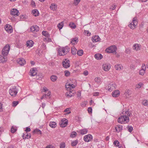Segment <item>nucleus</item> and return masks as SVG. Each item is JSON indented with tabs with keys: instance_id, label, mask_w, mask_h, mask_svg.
Here are the masks:
<instances>
[{
	"instance_id": "obj_1",
	"label": "nucleus",
	"mask_w": 148,
	"mask_h": 148,
	"mask_svg": "<svg viewBox=\"0 0 148 148\" xmlns=\"http://www.w3.org/2000/svg\"><path fill=\"white\" fill-rule=\"evenodd\" d=\"M10 46L9 44H7L2 49V54L3 56L0 55V62L3 63L8 60L6 56L8 55L10 49Z\"/></svg>"
},
{
	"instance_id": "obj_2",
	"label": "nucleus",
	"mask_w": 148,
	"mask_h": 148,
	"mask_svg": "<svg viewBox=\"0 0 148 148\" xmlns=\"http://www.w3.org/2000/svg\"><path fill=\"white\" fill-rule=\"evenodd\" d=\"M123 115H121L118 119V122L121 124L125 123L129 121V116H131V114L130 112L127 111H123L122 112Z\"/></svg>"
},
{
	"instance_id": "obj_3",
	"label": "nucleus",
	"mask_w": 148,
	"mask_h": 148,
	"mask_svg": "<svg viewBox=\"0 0 148 148\" xmlns=\"http://www.w3.org/2000/svg\"><path fill=\"white\" fill-rule=\"evenodd\" d=\"M70 48L68 46L60 47L58 50V54L60 56H64L67 54L69 51Z\"/></svg>"
},
{
	"instance_id": "obj_4",
	"label": "nucleus",
	"mask_w": 148,
	"mask_h": 148,
	"mask_svg": "<svg viewBox=\"0 0 148 148\" xmlns=\"http://www.w3.org/2000/svg\"><path fill=\"white\" fill-rule=\"evenodd\" d=\"M138 21L136 17L134 18L132 21L128 25L129 27L131 29H134L136 28V26L137 25Z\"/></svg>"
},
{
	"instance_id": "obj_5",
	"label": "nucleus",
	"mask_w": 148,
	"mask_h": 148,
	"mask_svg": "<svg viewBox=\"0 0 148 148\" xmlns=\"http://www.w3.org/2000/svg\"><path fill=\"white\" fill-rule=\"evenodd\" d=\"M117 48L115 45L111 46L106 48L105 50V51L108 53H116V51Z\"/></svg>"
},
{
	"instance_id": "obj_6",
	"label": "nucleus",
	"mask_w": 148,
	"mask_h": 148,
	"mask_svg": "<svg viewBox=\"0 0 148 148\" xmlns=\"http://www.w3.org/2000/svg\"><path fill=\"white\" fill-rule=\"evenodd\" d=\"M76 84L75 83L73 84L71 83V81H69L65 85V87L67 89L71 90L74 88L76 86Z\"/></svg>"
},
{
	"instance_id": "obj_7",
	"label": "nucleus",
	"mask_w": 148,
	"mask_h": 148,
	"mask_svg": "<svg viewBox=\"0 0 148 148\" xmlns=\"http://www.w3.org/2000/svg\"><path fill=\"white\" fill-rule=\"evenodd\" d=\"M9 92L11 96H15L16 95L18 92V90L15 86H14L11 87L9 89Z\"/></svg>"
},
{
	"instance_id": "obj_8",
	"label": "nucleus",
	"mask_w": 148,
	"mask_h": 148,
	"mask_svg": "<svg viewBox=\"0 0 148 148\" xmlns=\"http://www.w3.org/2000/svg\"><path fill=\"white\" fill-rule=\"evenodd\" d=\"M116 88V85L114 83H111L109 84L107 88V89L109 91H111L112 90L115 89Z\"/></svg>"
},
{
	"instance_id": "obj_9",
	"label": "nucleus",
	"mask_w": 148,
	"mask_h": 148,
	"mask_svg": "<svg viewBox=\"0 0 148 148\" xmlns=\"http://www.w3.org/2000/svg\"><path fill=\"white\" fill-rule=\"evenodd\" d=\"M68 123V120L66 119L63 118L62 120L60 122V124L61 127H64L67 125Z\"/></svg>"
},
{
	"instance_id": "obj_10",
	"label": "nucleus",
	"mask_w": 148,
	"mask_h": 148,
	"mask_svg": "<svg viewBox=\"0 0 148 148\" xmlns=\"http://www.w3.org/2000/svg\"><path fill=\"white\" fill-rule=\"evenodd\" d=\"M146 69V66L145 64H142L141 69L139 71V74L142 76H143L145 73Z\"/></svg>"
},
{
	"instance_id": "obj_11",
	"label": "nucleus",
	"mask_w": 148,
	"mask_h": 148,
	"mask_svg": "<svg viewBox=\"0 0 148 148\" xmlns=\"http://www.w3.org/2000/svg\"><path fill=\"white\" fill-rule=\"evenodd\" d=\"M62 64L64 68H68L70 66V61L69 60L65 59L62 62Z\"/></svg>"
},
{
	"instance_id": "obj_12",
	"label": "nucleus",
	"mask_w": 148,
	"mask_h": 148,
	"mask_svg": "<svg viewBox=\"0 0 148 148\" xmlns=\"http://www.w3.org/2000/svg\"><path fill=\"white\" fill-rule=\"evenodd\" d=\"M10 13L11 15L14 16H18L19 14L18 11L15 8L11 9Z\"/></svg>"
},
{
	"instance_id": "obj_13",
	"label": "nucleus",
	"mask_w": 148,
	"mask_h": 148,
	"mask_svg": "<svg viewBox=\"0 0 148 148\" xmlns=\"http://www.w3.org/2000/svg\"><path fill=\"white\" fill-rule=\"evenodd\" d=\"M5 30L8 33H11L13 32L12 27L10 24H7L5 25Z\"/></svg>"
},
{
	"instance_id": "obj_14",
	"label": "nucleus",
	"mask_w": 148,
	"mask_h": 148,
	"mask_svg": "<svg viewBox=\"0 0 148 148\" xmlns=\"http://www.w3.org/2000/svg\"><path fill=\"white\" fill-rule=\"evenodd\" d=\"M92 139V136L90 134H88L85 136L84 138V140L86 142H88L91 141Z\"/></svg>"
},
{
	"instance_id": "obj_15",
	"label": "nucleus",
	"mask_w": 148,
	"mask_h": 148,
	"mask_svg": "<svg viewBox=\"0 0 148 148\" xmlns=\"http://www.w3.org/2000/svg\"><path fill=\"white\" fill-rule=\"evenodd\" d=\"M102 67L104 71H107L110 69L111 66L110 64H105L102 65Z\"/></svg>"
},
{
	"instance_id": "obj_16",
	"label": "nucleus",
	"mask_w": 148,
	"mask_h": 148,
	"mask_svg": "<svg viewBox=\"0 0 148 148\" xmlns=\"http://www.w3.org/2000/svg\"><path fill=\"white\" fill-rule=\"evenodd\" d=\"M17 63L21 66H22L25 64L26 63V61L23 58H20L18 59L17 60Z\"/></svg>"
},
{
	"instance_id": "obj_17",
	"label": "nucleus",
	"mask_w": 148,
	"mask_h": 148,
	"mask_svg": "<svg viewBox=\"0 0 148 148\" xmlns=\"http://www.w3.org/2000/svg\"><path fill=\"white\" fill-rule=\"evenodd\" d=\"M30 29L31 31L34 33H35L39 30V28L37 26L34 25L31 27Z\"/></svg>"
},
{
	"instance_id": "obj_18",
	"label": "nucleus",
	"mask_w": 148,
	"mask_h": 148,
	"mask_svg": "<svg viewBox=\"0 0 148 148\" xmlns=\"http://www.w3.org/2000/svg\"><path fill=\"white\" fill-rule=\"evenodd\" d=\"M141 45L138 44H135L133 46V49L136 51H139L140 49Z\"/></svg>"
},
{
	"instance_id": "obj_19",
	"label": "nucleus",
	"mask_w": 148,
	"mask_h": 148,
	"mask_svg": "<svg viewBox=\"0 0 148 148\" xmlns=\"http://www.w3.org/2000/svg\"><path fill=\"white\" fill-rule=\"evenodd\" d=\"M114 68L116 70L120 71L123 69V67L121 64H117L115 65Z\"/></svg>"
},
{
	"instance_id": "obj_20",
	"label": "nucleus",
	"mask_w": 148,
	"mask_h": 148,
	"mask_svg": "<svg viewBox=\"0 0 148 148\" xmlns=\"http://www.w3.org/2000/svg\"><path fill=\"white\" fill-rule=\"evenodd\" d=\"M120 94V92L118 90H116L114 91L112 93V96L115 97H118Z\"/></svg>"
},
{
	"instance_id": "obj_21",
	"label": "nucleus",
	"mask_w": 148,
	"mask_h": 148,
	"mask_svg": "<svg viewBox=\"0 0 148 148\" xmlns=\"http://www.w3.org/2000/svg\"><path fill=\"white\" fill-rule=\"evenodd\" d=\"M30 75L32 76L36 75L37 73V71L36 68H33L30 70Z\"/></svg>"
},
{
	"instance_id": "obj_22",
	"label": "nucleus",
	"mask_w": 148,
	"mask_h": 148,
	"mask_svg": "<svg viewBox=\"0 0 148 148\" xmlns=\"http://www.w3.org/2000/svg\"><path fill=\"white\" fill-rule=\"evenodd\" d=\"M67 91L66 92V96L71 97L74 95V92L73 91H71V90L67 89Z\"/></svg>"
},
{
	"instance_id": "obj_23",
	"label": "nucleus",
	"mask_w": 148,
	"mask_h": 148,
	"mask_svg": "<svg viewBox=\"0 0 148 148\" xmlns=\"http://www.w3.org/2000/svg\"><path fill=\"white\" fill-rule=\"evenodd\" d=\"M100 38L98 36L95 35L92 36V40L93 42H97L99 41Z\"/></svg>"
},
{
	"instance_id": "obj_24",
	"label": "nucleus",
	"mask_w": 148,
	"mask_h": 148,
	"mask_svg": "<svg viewBox=\"0 0 148 148\" xmlns=\"http://www.w3.org/2000/svg\"><path fill=\"white\" fill-rule=\"evenodd\" d=\"M95 82L98 85L100 84L102 82V79L100 77H97L94 79Z\"/></svg>"
},
{
	"instance_id": "obj_25",
	"label": "nucleus",
	"mask_w": 148,
	"mask_h": 148,
	"mask_svg": "<svg viewBox=\"0 0 148 148\" xmlns=\"http://www.w3.org/2000/svg\"><path fill=\"white\" fill-rule=\"evenodd\" d=\"M115 129L116 132H119L123 130V127L121 125H119L116 126L115 127Z\"/></svg>"
},
{
	"instance_id": "obj_26",
	"label": "nucleus",
	"mask_w": 148,
	"mask_h": 148,
	"mask_svg": "<svg viewBox=\"0 0 148 148\" xmlns=\"http://www.w3.org/2000/svg\"><path fill=\"white\" fill-rule=\"evenodd\" d=\"M57 8V5L54 3L51 4L50 6V9L53 11L56 10Z\"/></svg>"
},
{
	"instance_id": "obj_27",
	"label": "nucleus",
	"mask_w": 148,
	"mask_h": 148,
	"mask_svg": "<svg viewBox=\"0 0 148 148\" xmlns=\"http://www.w3.org/2000/svg\"><path fill=\"white\" fill-rule=\"evenodd\" d=\"M32 13L34 16H37L39 15V12L37 9H35L32 10Z\"/></svg>"
},
{
	"instance_id": "obj_28",
	"label": "nucleus",
	"mask_w": 148,
	"mask_h": 148,
	"mask_svg": "<svg viewBox=\"0 0 148 148\" xmlns=\"http://www.w3.org/2000/svg\"><path fill=\"white\" fill-rule=\"evenodd\" d=\"M78 41V39L76 37L71 39V43L73 45H75L77 43Z\"/></svg>"
},
{
	"instance_id": "obj_29",
	"label": "nucleus",
	"mask_w": 148,
	"mask_h": 148,
	"mask_svg": "<svg viewBox=\"0 0 148 148\" xmlns=\"http://www.w3.org/2000/svg\"><path fill=\"white\" fill-rule=\"evenodd\" d=\"M94 57L97 60H100L102 58L103 56L101 54L97 53L95 55Z\"/></svg>"
},
{
	"instance_id": "obj_30",
	"label": "nucleus",
	"mask_w": 148,
	"mask_h": 148,
	"mask_svg": "<svg viewBox=\"0 0 148 148\" xmlns=\"http://www.w3.org/2000/svg\"><path fill=\"white\" fill-rule=\"evenodd\" d=\"M34 44L32 40H28L27 42V47H32Z\"/></svg>"
},
{
	"instance_id": "obj_31",
	"label": "nucleus",
	"mask_w": 148,
	"mask_h": 148,
	"mask_svg": "<svg viewBox=\"0 0 148 148\" xmlns=\"http://www.w3.org/2000/svg\"><path fill=\"white\" fill-rule=\"evenodd\" d=\"M49 126L51 128H54L56 126V123L54 121H51L49 123Z\"/></svg>"
},
{
	"instance_id": "obj_32",
	"label": "nucleus",
	"mask_w": 148,
	"mask_h": 148,
	"mask_svg": "<svg viewBox=\"0 0 148 148\" xmlns=\"http://www.w3.org/2000/svg\"><path fill=\"white\" fill-rule=\"evenodd\" d=\"M88 130L86 129H84L80 130L79 132L82 135H84L88 132Z\"/></svg>"
},
{
	"instance_id": "obj_33",
	"label": "nucleus",
	"mask_w": 148,
	"mask_h": 148,
	"mask_svg": "<svg viewBox=\"0 0 148 148\" xmlns=\"http://www.w3.org/2000/svg\"><path fill=\"white\" fill-rule=\"evenodd\" d=\"M50 79L53 82H55L58 79V77L56 75H52L51 76Z\"/></svg>"
},
{
	"instance_id": "obj_34",
	"label": "nucleus",
	"mask_w": 148,
	"mask_h": 148,
	"mask_svg": "<svg viewBox=\"0 0 148 148\" xmlns=\"http://www.w3.org/2000/svg\"><path fill=\"white\" fill-rule=\"evenodd\" d=\"M64 26V22H62L60 23H58L57 25V27L60 30Z\"/></svg>"
},
{
	"instance_id": "obj_35",
	"label": "nucleus",
	"mask_w": 148,
	"mask_h": 148,
	"mask_svg": "<svg viewBox=\"0 0 148 148\" xmlns=\"http://www.w3.org/2000/svg\"><path fill=\"white\" fill-rule=\"evenodd\" d=\"M42 35L46 37H50V35L46 31H43L42 32Z\"/></svg>"
},
{
	"instance_id": "obj_36",
	"label": "nucleus",
	"mask_w": 148,
	"mask_h": 148,
	"mask_svg": "<svg viewBox=\"0 0 148 148\" xmlns=\"http://www.w3.org/2000/svg\"><path fill=\"white\" fill-rule=\"evenodd\" d=\"M77 51L75 47H73L71 48V53L73 55H75L76 54Z\"/></svg>"
},
{
	"instance_id": "obj_37",
	"label": "nucleus",
	"mask_w": 148,
	"mask_h": 148,
	"mask_svg": "<svg viewBox=\"0 0 148 148\" xmlns=\"http://www.w3.org/2000/svg\"><path fill=\"white\" fill-rule=\"evenodd\" d=\"M69 26L70 27L73 29H75L76 27L75 24L74 23L72 22L70 23Z\"/></svg>"
},
{
	"instance_id": "obj_38",
	"label": "nucleus",
	"mask_w": 148,
	"mask_h": 148,
	"mask_svg": "<svg viewBox=\"0 0 148 148\" xmlns=\"http://www.w3.org/2000/svg\"><path fill=\"white\" fill-rule=\"evenodd\" d=\"M84 52L82 50H79L77 52V54L79 56H82Z\"/></svg>"
},
{
	"instance_id": "obj_39",
	"label": "nucleus",
	"mask_w": 148,
	"mask_h": 148,
	"mask_svg": "<svg viewBox=\"0 0 148 148\" xmlns=\"http://www.w3.org/2000/svg\"><path fill=\"white\" fill-rule=\"evenodd\" d=\"M130 94V91L129 90H126L125 91V94L127 97H128Z\"/></svg>"
},
{
	"instance_id": "obj_40",
	"label": "nucleus",
	"mask_w": 148,
	"mask_h": 148,
	"mask_svg": "<svg viewBox=\"0 0 148 148\" xmlns=\"http://www.w3.org/2000/svg\"><path fill=\"white\" fill-rule=\"evenodd\" d=\"M142 104L144 106L148 107V101L146 99L143 100L142 102Z\"/></svg>"
},
{
	"instance_id": "obj_41",
	"label": "nucleus",
	"mask_w": 148,
	"mask_h": 148,
	"mask_svg": "<svg viewBox=\"0 0 148 148\" xmlns=\"http://www.w3.org/2000/svg\"><path fill=\"white\" fill-rule=\"evenodd\" d=\"M78 143V141L77 140L72 141L71 143V145L72 146H75Z\"/></svg>"
},
{
	"instance_id": "obj_42",
	"label": "nucleus",
	"mask_w": 148,
	"mask_h": 148,
	"mask_svg": "<svg viewBox=\"0 0 148 148\" xmlns=\"http://www.w3.org/2000/svg\"><path fill=\"white\" fill-rule=\"evenodd\" d=\"M33 132L38 134H41V131L38 129H36Z\"/></svg>"
},
{
	"instance_id": "obj_43",
	"label": "nucleus",
	"mask_w": 148,
	"mask_h": 148,
	"mask_svg": "<svg viewBox=\"0 0 148 148\" xmlns=\"http://www.w3.org/2000/svg\"><path fill=\"white\" fill-rule=\"evenodd\" d=\"M11 132L12 133H14L17 130V128L16 127L12 126L11 128Z\"/></svg>"
},
{
	"instance_id": "obj_44",
	"label": "nucleus",
	"mask_w": 148,
	"mask_h": 148,
	"mask_svg": "<svg viewBox=\"0 0 148 148\" xmlns=\"http://www.w3.org/2000/svg\"><path fill=\"white\" fill-rule=\"evenodd\" d=\"M77 135V133L75 132H73L71 133V134L70 135V136L72 138H74Z\"/></svg>"
},
{
	"instance_id": "obj_45",
	"label": "nucleus",
	"mask_w": 148,
	"mask_h": 148,
	"mask_svg": "<svg viewBox=\"0 0 148 148\" xmlns=\"http://www.w3.org/2000/svg\"><path fill=\"white\" fill-rule=\"evenodd\" d=\"M127 129L130 132H131L133 130V128L132 126H128L127 127Z\"/></svg>"
},
{
	"instance_id": "obj_46",
	"label": "nucleus",
	"mask_w": 148,
	"mask_h": 148,
	"mask_svg": "<svg viewBox=\"0 0 148 148\" xmlns=\"http://www.w3.org/2000/svg\"><path fill=\"white\" fill-rule=\"evenodd\" d=\"M143 85V84L142 83L140 82L138 84L136 85V88H140L141 86Z\"/></svg>"
},
{
	"instance_id": "obj_47",
	"label": "nucleus",
	"mask_w": 148,
	"mask_h": 148,
	"mask_svg": "<svg viewBox=\"0 0 148 148\" xmlns=\"http://www.w3.org/2000/svg\"><path fill=\"white\" fill-rule=\"evenodd\" d=\"M119 143L118 140L115 141L114 142V144L116 147H118L119 146Z\"/></svg>"
},
{
	"instance_id": "obj_48",
	"label": "nucleus",
	"mask_w": 148,
	"mask_h": 148,
	"mask_svg": "<svg viewBox=\"0 0 148 148\" xmlns=\"http://www.w3.org/2000/svg\"><path fill=\"white\" fill-rule=\"evenodd\" d=\"M30 4L31 5V6L35 8L36 7L35 3L33 0H31L30 3Z\"/></svg>"
},
{
	"instance_id": "obj_49",
	"label": "nucleus",
	"mask_w": 148,
	"mask_h": 148,
	"mask_svg": "<svg viewBox=\"0 0 148 148\" xmlns=\"http://www.w3.org/2000/svg\"><path fill=\"white\" fill-rule=\"evenodd\" d=\"M65 75L66 77L69 76L70 75V73L68 71H64Z\"/></svg>"
},
{
	"instance_id": "obj_50",
	"label": "nucleus",
	"mask_w": 148,
	"mask_h": 148,
	"mask_svg": "<svg viewBox=\"0 0 148 148\" xmlns=\"http://www.w3.org/2000/svg\"><path fill=\"white\" fill-rule=\"evenodd\" d=\"M18 103V101H14L12 103V106L15 107Z\"/></svg>"
},
{
	"instance_id": "obj_51",
	"label": "nucleus",
	"mask_w": 148,
	"mask_h": 148,
	"mask_svg": "<svg viewBox=\"0 0 148 148\" xmlns=\"http://www.w3.org/2000/svg\"><path fill=\"white\" fill-rule=\"evenodd\" d=\"M65 144L64 143H62L60 145V148H65Z\"/></svg>"
},
{
	"instance_id": "obj_52",
	"label": "nucleus",
	"mask_w": 148,
	"mask_h": 148,
	"mask_svg": "<svg viewBox=\"0 0 148 148\" xmlns=\"http://www.w3.org/2000/svg\"><path fill=\"white\" fill-rule=\"evenodd\" d=\"M64 111L65 112H67V113L68 114H70L71 112V111L70 110V108H69L66 109L64 110Z\"/></svg>"
},
{
	"instance_id": "obj_53",
	"label": "nucleus",
	"mask_w": 148,
	"mask_h": 148,
	"mask_svg": "<svg viewBox=\"0 0 148 148\" xmlns=\"http://www.w3.org/2000/svg\"><path fill=\"white\" fill-rule=\"evenodd\" d=\"M26 133L27 134L25 135V136H26L25 138V139H27L30 138L31 137V134H28L27 133Z\"/></svg>"
},
{
	"instance_id": "obj_54",
	"label": "nucleus",
	"mask_w": 148,
	"mask_h": 148,
	"mask_svg": "<svg viewBox=\"0 0 148 148\" xmlns=\"http://www.w3.org/2000/svg\"><path fill=\"white\" fill-rule=\"evenodd\" d=\"M84 33L85 34H86V35L87 36H90L91 34L88 31L85 30L84 31Z\"/></svg>"
},
{
	"instance_id": "obj_55",
	"label": "nucleus",
	"mask_w": 148,
	"mask_h": 148,
	"mask_svg": "<svg viewBox=\"0 0 148 148\" xmlns=\"http://www.w3.org/2000/svg\"><path fill=\"white\" fill-rule=\"evenodd\" d=\"M87 103V102L86 101H84L82 103V106L83 107H85L86 106V104Z\"/></svg>"
},
{
	"instance_id": "obj_56",
	"label": "nucleus",
	"mask_w": 148,
	"mask_h": 148,
	"mask_svg": "<svg viewBox=\"0 0 148 148\" xmlns=\"http://www.w3.org/2000/svg\"><path fill=\"white\" fill-rule=\"evenodd\" d=\"M80 0H74V3L76 5H77L79 2Z\"/></svg>"
},
{
	"instance_id": "obj_57",
	"label": "nucleus",
	"mask_w": 148,
	"mask_h": 148,
	"mask_svg": "<svg viewBox=\"0 0 148 148\" xmlns=\"http://www.w3.org/2000/svg\"><path fill=\"white\" fill-rule=\"evenodd\" d=\"M92 109L91 107H89L88 108V111L89 113H91L92 112Z\"/></svg>"
},
{
	"instance_id": "obj_58",
	"label": "nucleus",
	"mask_w": 148,
	"mask_h": 148,
	"mask_svg": "<svg viewBox=\"0 0 148 148\" xmlns=\"http://www.w3.org/2000/svg\"><path fill=\"white\" fill-rule=\"evenodd\" d=\"M125 51L127 53H129L130 51V49L129 48H126L125 49Z\"/></svg>"
},
{
	"instance_id": "obj_59",
	"label": "nucleus",
	"mask_w": 148,
	"mask_h": 148,
	"mask_svg": "<svg viewBox=\"0 0 148 148\" xmlns=\"http://www.w3.org/2000/svg\"><path fill=\"white\" fill-rule=\"evenodd\" d=\"M88 72L87 71H85L84 72L83 74L85 76L87 75L88 74Z\"/></svg>"
},
{
	"instance_id": "obj_60",
	"label": "nucleus",
	"mask_w": 148,
	"mask_h": 148,
	"mask_svg": "<svg viewBox=\"0 0 148 148\" xmlns=\"http://www.w3.org/2000/svg\"><path fill=\"white\" fill-rule=\"evenodd\" d=\"M25 131L26 132H30L31 131L30 129L28 127H27L25 130Z\"/></svg>"
},
{
	"instance_id": "obj_61",
	"label": "nucleus",
	"mask_w": 148,
	"mask_h": 148,
	"mask_svg": "<svg viewBox=\"0 0 148 148\" xmlns=\"http://www.w3.org/2000/svg\"><path fill=\"white\" fill-rule=\"evenodd\" d=\"M75 119L76 120H77L78 121H80L81 118L79 116H77L75 117Z\"/></svg>"
},
{
	"instance_id": "obj_62",
	"label": "nucleus",
	"mask_w": 148,
	"mask_h": 148,
	"mask_svg": "<svg viewBox=\"0 0 148 148\" xmlns=\"http://www.w3.org/2000/svg\"><path fill=\"white\" fill-rule=\"evenodd\" d=\"M116 8V6L115 5H112L110 8V9L112 10H114Z\"/></svg>"
},
{
	"instance_id": "obj_63",
	"label": "nucleus",
	"mask_w": 148,
	"mask_h": 148,
	"mask_svg": "<svg viewBox=\"0 0 148 148\" xmlns=\"http://www.w3.org/2000/svg\"><path fill=\"white\" fill-rule=\"evenodd\" d=\"M47 91H48V89L47 88L45 87H44L43 88V92H45Z\"/></svg>"
},
{
	"instance_id": "obj_64",
	"label": "nucleus",
	"mask_w": 148,
	"mask_h": 148,
	"mask_svg": "<svg viewBox=\"0 0 148 148\" xmlns=\"http://www.w3.org/2000/svg\"><path fill=\"white\" fill-rule=\"evenodd\" d=\"M99 94V93L98 92H95L93 93V95L95 96H98Z\"/></svg>"
}]
</instances>
